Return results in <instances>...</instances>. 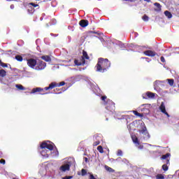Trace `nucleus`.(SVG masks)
Wrapping results in <instances>:
<instances>
[{"mask_svg":"<svg viewBox=\"0 0 179 179\" xmlns=\"http://www.w3.org/2000/svg\"><path fill=\"white\" fill-rule=\"evenodd\" d=\"M110 66H111V62L108 61V59L100 57L98 59V62L96 65L95 66V69L96 72L104 73V72H107V71L110 69Z\"/></svg>","mask_w":179,"mask_h":179,"instance_id":"1","label":"nucleus"},{"mask_svg":"<svg viewBox=\"0 0 179 179\" xmlns=\"http://www.w3.org/2000/svg\"><path fill=\"white\" fill-rule=\"evenodd\" d=\"M54 150V145L51 143L43 142L41 144V155L43 157H49L48 152Z\"/></svg>","mask_w":179,"mask_h":179,"instance_id":"2","label":"nucleus"},{"mask_svg":"<svg viewBox=\"0 0 179 179\" xmlns=\"http://www.w3.org/2000/svg\"><path fill=\"white\" fill-rule=\"evenodd\" d=\"M105 106H106V108L108 111L110 113L115 111V103L113 101L108 99L107 102H105Z\"/></svg>","mask_w":179,"mask_h":179,"instance_id":"3","label":"nucleus"},{"mask_svg":"<svg viewBox=\"0 0 179 179\" xmlns=\"http://www.w3.org/2000/svg\"><path fill=\"white\" fill-rule=\"evenodd\" d=\"M47 66V63L43 60L38 59L36 62V66L35 67L36 71H44Z\"/></svg>","mask_w":179,"mask_h":179,"instance_id":"4","label":"nucleus"},{"mask_svg":"<svg viewBox=\"0 0 179 179\" xmlns=\"http://www.w3.org/2000/svg\"><path fill=\"white\" fill-rule=\"evenodd\" d=\"M65 85V82L62 81L59 83H57L55 82L51 83L48 87H45L44 88V90H52V89H55V87H59L61 86H64Z\"/></svg>","mask_w":179,"mask_h":179,"instance_id":"5","label":"nucleus"},{"mask_svg":"<svg viewBox=\"0 0 179 179\" xmlns=\"http://www.w3.org/2000/svg\"><path fill=\"white\" fill-rule=\"evenodd\" d=\"M27 62L29 68H31V69H36V66L37 65V59L33 58L28 59H27Z\"/></svg>","mask_w":179,"mask_h":179,"instance_id":"6","label":"nucleus"},{"mask_svg":"<svg viewBox=\"0 0 179 179\" xmlns=\"http://www.w3.org/2000/svg\"><path fill=\"white\" fill-rule=\"evenodd\" d=\"M74 64L76 66H82L86 64V60L83 57H80L79 59H74Z\"/></svg>","mask_w":179,"mask_h":179,"instance_id":"7","label":"nucleus"},{"mask_svg":"<svg viewBox=\"0 0 179 179\" xmlns=\"http://www.w3.org/2000/svg\"><path fill=\"white\" fill-rule=\"evenodd\" d=\"M145 96H143V99H155V96H156V94L151 92H147L145 94Z\"/></svg>","mask_w":179,"mask_h":179,"instance_id":"8","label":"nucleus"},{"mask_svg":"<svg viewBox=\"0 0 179 179\" xmlns=\"http://www.w3.org/2000/svg\"><path fill=\"white\" fill-rule=\"evenodd\" d=\"M143 55L147 57H156V52L152 50H145L143 52Z\"/></svg>","mask_w":179,"mask_h":179,"instance_id":"9","label":"nucleus"},{"mask_svg":"<svg viewBox=\"0 0 179 179\" xmlns=\"http://www.w3.org/2000/svg\"><path fill=\"white\" fill-rule=\"evenodd\" d=\"M170 156H171V154L166 153V155H162L161 159L162 160H166V164H170V159H169V157H170Z\"/></svg>","mask_w":179,"mask_h":179,"instance_id":"10","label":"nucleus"},{"mask_svg":"<svg viewBox=\"0 0 179 179\" xmlns=\"http://www.w3.org/2000/svg\"><path fill=\"white\" fill-rule=\"evenodd\" d=\"M79 24L81 27H87V26H89V21L87 20H81L79 22Z\"/></svg>","mask_w":179,"mask_h":179,"instance_id":"11","label":"nucleus"},{"mask_svg":"<svg viewBox=\"0 0 179 179\" xmlns=\"http://www.w3.org/2000/svg\"><path fill=\"white\" fill-rule=\"evenodd\" d=\"M60 170L62 171H69V170H71V165L69 164H64V165H62L61 167H60Z\"/></svg>","mask_w":179,"mask_h":179,"instance_id":"12","label":"nucleus"},{"mask_svg":"<svg viewBox=\"0 0 179 179\" xmlns=\"http://www.w3.org/2000/svg\"><path fill=\"white\" fill-rule=\"evenodd\" d=\"M159 109L162 111V113H163V114H165V115H167V117H170V115H169L167 111H166V106H164V103L161 104Z\"/></svg>","mask_w":179,"mask_h":179,"instance_id":"13","label":"nucleus"},{"mask_svg":"<svg viewBox=\"0 0 179 179\" xmlns=\"http://www.w3.org/2000/svg\"><path fill=\"white\" fill-rule=\"evenodd\" d=\"M41 58L43 59V61H45V62H51V57L48 55H43Z\"/></svg>","mask_w":179,"mask_h":179,"instance_id":"14","label":"nucleus"},{"mask_svg":"<svg viewBox=\"0 0 179 179\" xmlns=\"http://www.w3.org/2000/svg\"><path fill=\"white\" fill-rule=\"evenodd\" d=\"M44 89L41 88V87H36V88H34L32 89L31 93H38L40 92H43Z\"/></svg>","mask_w":179,"mask_h":179,"instance_id":"15","label":"nucleus"},{"mask_svg":"<svg viewBox=\"0 0 179 179\" xmlns=\"http://www.w3.org/2000/svg\"><path fill=\"white\" fill-rule=\"evenodd\" d=\"M154 5L155 6H156L155 10H156L157 12H160V10H162V5H160V3H155Z\"/></svg>","mask_w":179,"mask_h":179,"instance_id":"16","label":"nucleus"},{"mask_svg":"<svg viewBox=\"0 0 179 179\" xmlns=\"http://www.w3.org/2000/svg\"><path fill=\"white\" fill-rule=\"evenodd\" d=\"M81 58H84V59H90L89 55H87V52L83 50V56H81Z\"/></svg>","mask_w":179,"mask_h":179,"instance_id":"17","label":"nucleus"},{"mask_svg":"<svg viewBox=\"0 0 179 179\" xmlns=\"http://www.w3.org/2000/svg\"><path fill=\"white\" fill-rule=\"evenodd\" d=\"M131 138L134 143H135L136 145H139V140L138 139V137H136V136H132Z\"/></svg>","mask_w":179,"mask_h":179,"instance_id":"18","label":"nucleus"},{"mask_svg":"<svg viewBox=\"0 0 179 179\" xmlns=\"http://www.w3.org/2000/svg\"><path fill=\"white\" fill-rule=\"evenodd\" d=\"M164 15L166 16V17H168V19H171V17H173V15L169 10L164 11Z\"/></svg>","mask_w":179,"mask_h":179,"instance_id":"19","label":"nucleus"},{"mask_svg":"<svg viewBox=\"0 0 179 179\" xmlns=\"http://www.w3.org/2000/svg\"><path fill=\"white\" fill-rule=\"evenodd\" d=\"M0 76L1 78H5V76H6V71H5L4 69H1L0 70Z\"/></svg>","mask_w":179,"mask_h":179,"instance_id":"20","label":"nucleus"},{"mask_svg":"<svg viewBox=\"0 0 179 179\" xmlns=\"http://www.w3.org/2000/svg\"><path fill=\"white\" fill-rule=\"evenodd\" d=\"M133 113L136 117H143V113H139L137 110H133Z\"/></svg>","mask_w":179,"mask_h":179,"instance_id":"21","label":"nucleus"},{"mask_svg":"<svg viewBox=\"0 0 179 179\" xmlns=\"http://www.w3.org/2000/svg\"><path fill=\"white\" fill-rule=\"evenodd\" d=\"M15 59L17 61H18L19 62H22V61H23V57H22L21 55H17L15 56Z\"/></svg>","mask_w":179,"mask_h":179,"instance_id":"22","label":"nucleus"},{"mask_svg":"<svg viewBox=\"0 0 179 179\" xmlns=\"http://www.w3.org/2000/svg\"><path fill=\"white\" fill-rule=\"evenodd\" d=\"M146 133H148V129H146V127H143V129L140 131V134H143V135H145Z\"/></svg>","mask_w":179,"mask_h":179,"instance_id":"23","label":"nucleus"},{"mask_svg":"<svg viewBox=\"0 0 179 179\" xmlns=\"http://www.w3.org/2000/svg\"><path fill=\"white\" fill-rule=\"evenodd\" d=\"M15 87H17V89H19V90H25L26 88H24V87H23V85H16Z\"/></svg>","mask_w":179,"mask_h":179,"instance_id":"24","label":"nucleus"},{"mask_svg":"<svg viewBox=\"0 0 179 179\" xmlns=\"http://www.w3.org/2000/svg\"><path fill=\"white\" fill-rule=\"evenodd\" d=\"M105 168L107 170V171H109V173H114V169H113L111 167L106 166Z\"/></svg>","mask_w":179,"mask_h":179,"instance_id":"25","label":"nucleus"},{"mask_svg":"<svg viewBox=\"0 0 179 179\" xmlns=\"http://www.w3.org/2000/svg\"><path fill=\"white\" fill-rule=\"evenodd\" d=\"M168 83L170 86H173L174 85V80L173 79H167Z\"/></svg>","mask_w":179,"mask_h":179,"instance_id":"26","label":"nucleus"},{"mask_svg":"<svg viewBox=\"0 0 179 179\" xmlns=\"http://www.w3.org/2000/svg\"><path fill=\"white\" fill-rule=\"evenodd\" d=\"M97 150L99 152V153H104V150H103V146L99 145L97 147Z\"/></svg>","mask_w":179,"mask_h":179,"instance_id":"27","label":"nucleus"},{"mask_svg":"<svg viewBox=\"0 0 179 179\" xmlns=\"http://www.w3.org/2000/svg\"><path fill=\"white\" fill-rule=\"evenodd\" d=\"M144 139H146V141H148V139H150V134H149V132L144 134Z\"/></svg>","mask_w":179,"mask_h":179,"instance_id":"28","label":"nucleus"},{"mask_svg":"<svg viewBox=\"0 0 179 179\" xmlns=\"http://www.w3.org/2000/svg\"><path fill=\"white\" fill-rule=\"evenodd\" d=\"M101 99L102 101H103V104L105 106L106 103H107V101H106V100H107V96H102Z\"/></svg>","mask_w":179,"mask_h":179,"instance_id":"29","label":"nucleus"},{"mask_svg":"<svg viewBox=\"0 0 179 179\" xmlns=\"http://www.w3.org/2000/svg\"><path fill=\"white\" fill-rule=\"evenodd\" d=\"M162 170H164V171H167V170H169V166H167V164L162 165Z\"/></svg>","mask_w":179,"mask_h":179,"instance_id":"30","label":"nucleus"},{"mask_svg":"<svg viewBox=\"0 0 179 179\" xmlns=\"http://www.w3.org/2000/svg\"><path fill=\"white\" fill-rule=\"evenodd\" d=\"M142 19H143V20L144 22H148V20H149V17H148V15H144L143 16Z\"/></svg>","mask_w":179,"mask_h":179,"instance_id":"31","label":"nucleus"},{"mask_svg":"<svg viewBox=\"0 0 179 179\" xmlns=\"http://www.w3.org/2000/svg\"><path fill=\"white\" fill-rule=\"evenodd\" d=\"M157 179H164V176H163L162 174H157L156 176Z\"/></svg>","mask_w":179,"mask_h":179,"instance_id":"32","label":"nucleus"},{"mask_svg":"<svg viewBox=\"0 0 179 179\" xmlns=\"http://www.w3.org/2000/svg\"><path fill=\"white\" fill-rule=\"evenodd\" d=\"M81 174L82 176H86V174H87V171H86V169H82Z\"/></svg>","mask_w":179,"mask_h":179,"instance_id":"33","label":"nucleus"},{"mask_svg":"<svg viewBox=\"0 0 179 179\" xmlns=\"http://www.w3.org/2000/svg\"><path fill=\"white\" fill-rule=\"evenodd\" d=\"M117 156H122V150H118L117 152Z\"/></svg>","mask_w":179,"mask_h":179,"instance_id":"34","label":"nucleus"},{"mask_svg":"<svg viewBox=\"0 0 179 179\" xmlns=\"http://www.w3.org/2000/svg\"><path fill=\"white\" fill-rule=\"evenodd\" d=\"M29 5L34 6V8H37V6H38V4H36L34 3H29Z\"/></svg>","mask_w":179,"mask_h":179,"instance_id":"35","label":"nucleus"},{"mask_svg":"<svg viewBox=\"0 0 179 179\" xmlns=\"http://www.w3.org/2000/svg\"><path fill=\"white\" fill-rule=\"evenodd\" d=\"M0 66L3 68H8V64L3 62H2L1 64H0Z\"/></svg>","mask_w":179,"mask_h":179,"instance_id":"36","label":"nucleus"},{"mask_svg":"<svg viewBox=\"0 0 179 179\" xmlns=\"http://www.w3.org/2000/svg\"><path fill=\"white\" fill-rule=\"evenodd\" d=\"M98 145H100V141H95L93 143V146H98Z\"/></svg>","mask_w":179,"mask_h":179,"instance_id":"37","label":"nucleus"},{"mask_svg":"<svg viewBox=\"0 0 179 179\" xmlns=\"http://www.w3.org/2000/svg\"><path fill=\"white\" fill-rule=\"evenodd\" d=\"M138 147V149H140V150H142V149H143V145L139 144L138 145H136Z\"/></svg>","mask_w":179,"mask_h":179,"instance_id":"38","label":"nucleus"},{"mask_svg":"<svg viewBox=\"0 0 179 179\" xmlns=\"http://www.w3.org/2000/svg\"><path fill=\"white\" fill-rule=\"evenodd\" d=\"M160 59H161V62H166V59H164V57H160Z\"/></svg>","mask_w":179,"mask_h":179,"instance_id":"39","label":"nucleus"},{"mask_svg":"<svg viewBox=\"0 0 179 179\" xmlns=\"http://www.w3.org/2000/svg\"><path fill=\"white\" fill-rule=\"evenodd\" d=\"M0 163H1V164H5V163H6L5 159H1L0 160Z\"/></svg>","mask_w":179,"mask_h":179,"instance_id":"40","label":"nucleus"},{"mask_svg":"<svg viewBox=\"0 0 179 179\" xmlns=\"http://www.w3.org/2000/svg\"><path fill=\"white\" fill-rule=\"evenodd\" d=\"M56 90H58V92H56V94H59L61 93H62V91L59 90V89H56Z\"/></svg>","mask_w":179,"mask_h":179,"instance_id":"41","label":"nucleus"},{"mask_svg":"<svg viewBox=\"0 0 179 179\" xmlns=\"http://www.w3.org/2000/svg\"><path fill=\"white\" fill-rule=\"evenodd\" d=\"M72 178V176H66L63 179H71Z\"/></svg>","mask_w":179,"mask_h":179,"instance_id":"42","label":"nucleus"},{"mask_svg":"<svg viewBox=\"0 0 179 179\" xmlns=\"http://www.w3.org/2000/svg\"><path fill=\"white\" fill-rule=\"evenodd\" d=\"M10 9H15V5L11 4V5L10 6Z\"/></svg>","mask_w":179,"mask_h":179,"instance_id":"43","label":"nucleus"},{"mask_svg":"<svg viewBox=\"0 0 179 179\" xmlns=\"http://www.w3.org/2000/svg\"><path fill=\"white\" fill-rule=\"evenodd\" d=\"M136 0H127L129 2H136Z\"/></svg>","mask_w":179,"mask_h":179,"instance_id":"44","label":"nucleus"},{"mask_svg":"<svg viewBox=\"0 0 179 179\" xmlns=\"http://www.w3.org/2000/svg\"><path fill=\"white\" fill-rule=\"evenodd\" d=\"M85 160L86 163H87V160H88L87 157H85Z\"/></svg>","mask_w":179,"mask_h":179,"instance_id":"45","label":"nucleus"},{"mask_svg":"<svg viewBox=\"0 0 179 179\" xmlns=\"http://www.w3.org/2000/svg\"><path fill=\"white\" fill-rule=\"evenodd\" d=\"M145 1V2H150V0H144Z\"/></svg>","mask_w":179,"mask_h":179,"instance_id":"46","label":"nucleus"},{"mask_svg":"<svg viewBox=\"0 0 179 179\" xmlns=\"http://www.w3.org/2000/svg\"><path fill=\"white\" fill-rule=\"evenodd\" d=\"M92 33L93 34H97V32H95V31H92Z\"/></svg>","mask_w":179,"mask_h":179,"instance_id":"47","label":"nucleus"},{"mask_svg":"<svg viewBox=\"0 0 179 179\" xmlns=\"http://www.w3.org/2000/svg\"><path fill=\"white\" fill-rule=\"evenodd\" d=\"M42 94H48V92L43 93Z\"/></svg>","mask_w":179,"mask_h":179,"instance_id":"48","label":"nucleus"},{"mask_svg":"<svg viewBox=\"0 0 179 179\" xmlns=\"http://www.w3.org/2000/svg\"><path fill=\"white\" fill-rule=\"evenodd\" d=\"M1 63H2V61L0 59V65L1 64Z\"/></svg>","mask_w":179,"mask_h":179,"instance_id":"49","label":"nucleus"},{"mask_svg":"<svg viewBox=\"0 0 179 179\" xmlns=\"http://www.w3.org/2000/svg\"><path fill=\"white\" fill-rule=\"evenodd\" d=\"M123 1H128V0H123Z\"/></svg>","mask_w":179,"mask_h":179,"instance_id":"50","label":"nucleus"},{"mask_svg":"<svg viewBox=\"0 0 179 179\" xmlns=\"http://www.w3.org/2000/svg\"><path fill=\"white\" fill-rule=\"evenodd\" d=\"M46 143H48V142H46Z\"/></svg>","mask_w":179,"mask_h":179,"instance_id":"51","label":"nucleus"},{"mask_svg":"<svg viewBox=\"0 0 179 179\" xmlns=\"http://www.w3.org/2000/svg\"><path fill=\"white\" fill-rule=\"evenodd\" d=\"M47 1H51V0H47Z\"/></svg>","mask_w":179,"mask_h":179,"instance_id":"52","label":"nucleus"}]
</instances>
